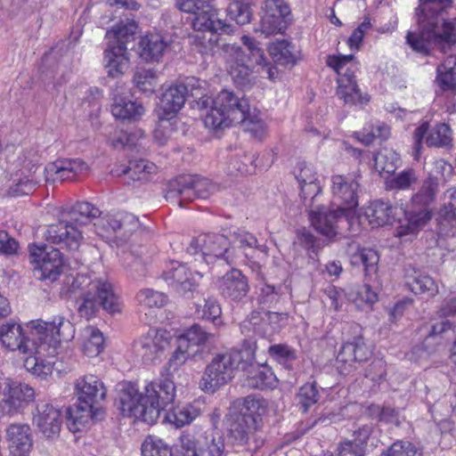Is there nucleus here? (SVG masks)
Masks as SVG:
<instances>
[{
  "label": "nucleus",
  "instance_id": "obj_27",
  "mask_svg": "<svg viewBox=\"0 0 456 456\" xmlns=\"http://www.w3.org/2000/svg\"><path fill=\"white\" fill-rule=\"evenodd\" d=\"M46 338L47 335L42 340L37 341L35 343L36 350L27 353L26 354H28V356L24 360V367L33 375L43 379L51 375L53 371L52 362L44 359L50 349Z\"/></svg>",
  "mask_w": 456,
  "mask_h": 456
},
{
  "label": "nucleus",
  "instance_id": "obj_42",
  "mask_svg": "<svg viewBox=\"0 0 456 456\" xmlns=\"http://www.w3.org/2000/svg\"><path fill=\"white\" fill-rule=\"evenodd\" d=\"M379 261L378 252L370 248H357V250L350 256L351 265L362 266L365 275L376 273Z\"/></svg>",
  "mask_w": 456,
  "mask_h": 456
},
{
  "label": "nucleus",
  "instance_id": "obj_31",
  "mask_svg": "<svg viewBox=\"0 0 456 456\" xmlns=\"http://www.w3.org/2000/svg\"><path fill=\"white\" fill-rule=\"evenodd\" d=\"M396 210L389 202L376 200L365 208L361 218L366 220L372 228L379 227L395 221Z\"/></svg>",
  "mask_w": 456,
  "mask_h": 456
},
{
  "label": "nucleus",
  "instance_id": "obj_49",
  "mask_svg": "<svg viewBox=\"0 0 456 456\" xmlns=\"http://www.w3.org/2000/svg\"><path fill=\"white\" fill-rule=\"evenodd\" d=\"M399 164L400 157L392 149H382L374 156V167L379 174H394Z\"/></svg>",
  "mask_w": 456,
  "mask_h": 456
},
{
  "label": "nucleus",
  "instance_id": "obj_13",
  "mask_svg": "<svg viewBox=\"0 0 456 456\" xmlns=\"http://www.w3.org/2000/svg\"><path fill=\"white\" fill-rule=\"evenodd\" d=\"M372 354L362 337H355L344 343L336 358V368L341 375H348L368 361Z\"/></svg>",
  "mask_w": 456,
  "mask_h": 456
},
{
  "label": "nucleus",
  "instance_id": "obj_43",
  "mask_svg": "<svg viewBox=\"0 0 456 456\" xmlns=\"http://www.w3.org/2000/svg\"><path fill=\"white\" fill-rule=\"evenodd\" d=\"M270 55L277 64L294 65L297 61L295 46L287 40L277 41L268 47Z\"/></svg>",
  "mask_w": 456,
  "mask_h": 456
},
{
  "label": "nucleus",
  "instance_id": "obj_35",
  "mask_svg": "<svg viewBox=\"0 0 456 456\" xmlns=\"http://www.w3.org/2000/svg\"><path fill=\"white\" fill-rule=\"evenodd\" d=\"M44 329L45 332L51 333V339L47 342L49 348L55 347V345L61 341H70L75 336L73 324L63 316H56L52 322H45Z\"/></svg>",
  "mask_w": 456,
  "mask_h": 456
},
{
  "label": "nucleus",
  "instance_id": "obj_51",
  "mask_svg": "<svg viewBox=\"0 0 456 456\" xmlns=\"http://www.w3.org/2000/svg\"><path fill=\"white\" fill-rule=\"evenodd\" d=\"M133 82L140 92L151 94L155 91L158 76L153 69H138L134 74Z\"/></svg>",
  "mask_w": 456,
  "mask_h": 456
},
{
  "label": "nucleus",
  "instance_id": "obj_63",
  "mask_svg": "<svg viewBox=\"0 0 456 456\" xmlns=\"http://www.w3.org/2000/svg\"><path fill=\"white\" fill-rule=\"evenodd\" d=\"M285 18L286 16L262 13L261 32L265 35L281 33L287 28Z\"/></svg>",
  "mask_w": 456,
  "mask_h": 456
},
{
  "label": "nucleus",
  "instance_id": "obj_52",
  "mask_svg": "<svg viewBox=\"0 0 456 456\" xmlns=\"http://www.w3.org/2000/svg\"><path fill=\"white\" fill-rule=\"evenodd\" d=\"M276 378L271 369L258 367L248 377L247 385L252 388L265 389L275 385Z\"/></svg>",
  "mask_w": 456,
  "mask_h": 456
},
{
  "label": "nucleus",
  "instance_id": "obj_28",
  "mask_svg": "<svg viewBox=\"0 0 456 456\" xmlns=\"http://www.w3.org/2000/svg\"><path fill=\"white\" fill-rule=\"evenodd\" d=\"M6 439L12 456H27L31 450L32 438L28 425H10L6 430Z\"/></svg>",
  "mask_w": 456,
  "mask_h": 456
},
{
  "label": "nucleus",
  "instance_id": "obj_50",
  "mask_svg": "<svg viewBox=\"0 0 456 456\" xmlns=\"http://www.w3.org/2000/svg\"><path fill=\"white\" fill-rule=\"evenodd\" d=\"M452 142L451 127L444 123L437 124L426 137V143L429 147H450Z\"/></svg>",
  "mask_w": 456,
  "mask_h": 456
},
{
  "label": "nucleus",
  "instance_id": "obj_4",
  "mask_svg": "<svg viewBox=\"0 0 456 456\" xmlns=\"http://www.w3.org/2000/svg\"><path fill=\"white\" fill-rule=\"evenodd\" d=\"M198 105L206 110L203 118L206 127L213 130L224 129L232 125H240L248 115V100L232 91L223 90L212 99L200 97Z\"/></svg>",
  "mask_w": 456,
  "mask_h": 456
},
{
  "label": "nucleus",
  "instance_id": "obj_30",
  "mask_svg": "<svg viewBox=\"0 0 456 456\" xmlns=\"http://www.w3.org/2000/svg\"><path fill=\"white\" fill-rule=\"evenodd\" d=\"M237 404L240 407V411L233 413L247 420L249 423V427L255 426L259 428L262 423V416L267 411L266 401L263 398L248 395L239 399Z\"/></svg>",
  "mask_w": 456,
  "mask_h": 456
},
{
  "label": "nucleus",
  "instance_id": "obj_34",
  "mask_svg": "<svg viewBox=\"0 0 456 456\" xmlns=\"http://www.w3.org/2000/svg\"><path fill=\"white\" fill-rule=\"evenodd\" d=\"M111 113L121 121L135 122L144 114V107L126 97L117 96L111 105Z\"/></svg>",
  "mask_w": 456,
  "mask_h": 456
},
{
  "label": "nucleus",
  "instance_id": "obj_1",
  "mask_svg": "<svg viewBox=\"0 0 456 456\" xmlns=\"http://www.w3.org/2000/svg\"><path fill=\"white\" fill-rule=\"evenodd\" d=\"M175 392L174 383L167 379L151 382L142 390L135 384L124 382L119 385L118 408L123 416L152 425L161 411L174 402Z\"/></svg>",
  "mask_w": 456,
  "mask_h": 456
},
{
  "label": "nucleus",
  "instance_id": "obj_62",
  "mask_svg": "<svg viewBox=\"0 0 456 456\" xmlns=\"http://www.w3.org/2000/svg\"><path fill=\"white\" fill-rule=\"evenodd\" d=\"M233 244L242 249L247 256V249L256 248L261 252H266V246L260 245L256 236L247 231L238 230L233 232Z\"/></svg>",
  "mask_w": 456,
  "mask_h": 456
},
{
  "label": "nucleus",
  "instance_id": "obj_7",
  "mask_svg": "<svg viewBox=\"0 0 456 456\" xmlns=\"http://www.w3.org/2000/svg\"><path fill=\"white\" fill-rule=\"evenodd\" d=\"M77 312L87 320L95 315L100 307L110 313L120 310L118 298L107 281H94L89 289L81 293L77 298Z\"/></svg>",
  "mask_w": 456,
  "mask_h": 456
},
{
  "label": "nucleus",
  "instance_id": "obj_59",
  "mask_svg": "<svg viewBox=\"0 0 456 456\" xmlns=\"http://www.w3.org/2000/svg\"><path fill=\"white\" fill-rule=\"evenodd\" d=\"M136 300L142 307L160 308L167 304V298L159 291L144 289L137 293Z\"/></svg>",
  "mask_w": 456,
  "mask_h": 456
},
{
  "label": "nucleus",
  "instance_id": "obj_36",
  "mask_svg": "<svg viewBox=\"0 0 456 456\" xmlns=\"http://www.w3.org/2000/svg\"><path fill=\"white\" fill-rule=\"evenodd\" d=\"M178 338L182 341V347L187 346L191 350H196L215 340V334L206 331L200 324H193L187 329Z\"/></svg>",
  "mask_w": 456,
  "mask_h": 456
},
{
  "label": "nucleus",
  "instance_id": "obj_32",
  "mask_svg": "<svg viewBox=\"0 0 456 456\" xmlns=\"http://www.w3.org/2000/svg\"><path fill=\"white\" fill-rule=\"evenodd\" d=\"M295 176L299 183L304 200L307 198H310L311 201L314 200L321 191V187L313 167L305 162L298 163L295 169Z\"/></svg>",
  "mask_w": 456,
  "mask_h": 456
},
{
  "label": "nucleus",
  "instance_id": "obj_41",
  "mask_svg": "<svg viewBox=\"0 0 456 456\" xmlns=\"http://www.w3.org/2000/svg\"><path fill=\"white\" fill-rule=\"evenodd\" d=\"M438 191L437 179L428 177L426 179L419 191L411 197V205L413 208H431Z\"/></svg>",
  "mask_w": 456,
  "mask_h": 456
},
{
  "label": "nucleus",
  "instance_id": "obj_26",
  "mask_svg": "<svg viewBox=\"0 0 456 456\" xmlns=\"http://www.w3.org/2000/svg\"><path fill=\"white\" fill-rule=\"evenodd\" d=\"M75 389L78 400L94 406L102 401L106 395V388L103 383L94 375H85L77 379Z\"/></svg>",
  "mask_w": 456,
  "mask_h": 456
},
{
  "label": "nucleus",
  "instance_id": "obj_8",
  "mask_svg": "<svg viewBox=\"0 0 456 456\" xmlns=\"http://www.w3.org/2000/svg\"><path fill=\"white\" fill-rule=\"evenodd\" d=\"M215 190L216 186L207 178L182 175L168 183L166 199L183 208L196 198L207 199Z\"/></svg>",
  "mask_w": 456,
  "mask_h": 456
},
{
  "label": "nucleus",
  "instance_id": "obj_2",
  "mask_svg": "<svg viewBox=\"0 0 456 456\" xmlns=\"http://www.w3.org/2000/svg\"><path fill=\"white\" fill-rule=\"evenodd\" d=\"M422 15L419 17V30L410 31L406 40L413 51L423 55L430 53L432 48L443 52L456 45V19L443 20L428 12H439L451 6L452 0H419Z\"/></svg>",
  "mask_w": 456,
  "mask_h": 456
},
{
  "label": "nucleus",
  "instance_id": "obj_22",
  "mask_svg": "<svg viewBox=\"0 0 456 456\" xmlns=\"http://www.w3.org/2000/svg\"><path fill=\"white\" fill-rule=\"evenodd\" d=\"M217 288L224 298L236 302L241 301L249 290L248 279L239 269H232L221 277Z\"/></svg>",
  "mask_w": 456,
  "mask_h": 456
},
{
  "label": "nucleus",
  "instance_id": "obj_54",
  "mask_svg": "<svg viewBox=\"0 0 456 456\" xmlns=\"http://www.w3.org/2000/svg\"><path fill=\"white\" fill-rule=\"evenodd\" d=\"M141 451L142 456H172L171 447L164 440L154 436L145 438Z\"/></svg>",
  "mask_w": 456,
  "mask_h": 456
},
{
  "label": "nucleus",
  "instance_id": "obj_37",
  "mask_svg": "<svg viewBox=\"0 0 456 456\" xmlns=\"http://www.w3.org/2000/svg\"><path fill=\"white\" fill-rule=\"evenodd\" d=\"M155 169L156 166L152 162L140 159L129 160L127 166L118 167L112 172L116 175H127L132 181H147Z\"/></svg>",
  "mask_w": 456,
  "mask_h": 456
},
{
  "label": "nucleus",
  "instance_id": "obj_40",
  "mask_svg": "<svg viewBox=\"0 0 456 456\" xmlns=\"http://www.w3.org/2000/svg\"><path fill=\"white\" fill-rule=\"evenodd\" d=\"M444 201L439 224L442 232H449L456 228V188H450L444 192Z\"/></svg>",
  "mask_w": 456,
  "mask_h": 456
},
{
  "label": "nucleus",
  "instance_id": "obj_56",
  "mask_svg": "<svg viewBox=\"0 0 456 456\" xmlns=\"http://www.w3.org/2000/svg\"><path fill=\"white\" fill-rule=\"evenodd\" d=\"M407 286L414 294L427 293L429 296H435L438 293V286L436 281L425 274H418L411 280L409 279Z\"/></svg>",
  "mask_w": 456,
  "mask_h": 456
},
{
  "label": "nucleus",
  "instance_id": "obj_46",
  "mask_svg": "<svg viewBox=\"0 0 456 456\" xmlns=\"http://www.w3.org/2000/svg\"><path fill=\"white\" fill-rule=\"evenodd\" d=\"M436 71V81L443 90L456 88V55L447 57Z\"/></svg>",
  "mask_w": 456,
  "mask_h": 456
},
{
  "label": "nucleus",
  "instance_id": "obj_33",
  "mask_svg": "<svg viewBox=\"0 0 456 456\" xmlns=\"http://www.w3.org/2000/svg\"><path fill=\"white\" fill-rule=\"evenodd\" d=\"M167 46L168 43L162 35L150 33L141 38L139 54L145 61H159Z\"/></svg>",
  "mask_w": 456,
  "mask_h": 456
},
{
  "label": "nucleus",
  "instance_id": "obj_18",
  "mask_svg": "<svg viewBox=\"0 0 456 456\" xmlns=\"http://www.w3.org/2000/svg\"><path fill=\"white\" fill-rule=\"evenodd\" d=\"M347 215L344 208L330 209L325 206H318L309 212V218L314 228L323 236L331 239L338 233V223Z\"/></svg>",
  "mask_w": 456,
  "mask_h": 456
},
{
  "label": "nucleus",
  "instance_id": "obj_55",
  "mask_svg": "<svg viewBox=\"0 0 456 456\" xmlns=\"http://www.w3.org/2000/svg\"><path fill=\"white\" fill-rule=\"evenodd\" d=\"M296 398L299 410L304 413L306 412L320 399L315 383H306L302 386Z\"/></svg>",
  "mask_w": 456,
  "mask_h": 456
},
{
  "label": "nucleus",
  "instance_id": "obj_61",
  "mask_svg": "<svg viewBox=\"0 0 456 456\" xmlns=\"http://www.w3.org/2000/svg\"><path fill=\"white\" fill-rule=\"evenodd\" d=\"M265 315L261 316L257 311H253L249 317L240 324L241 333L247 335L251 330L265 338H270L269 330L265 327L264 322Z\"/></svg>",
  "mask_w": 456,
  "mask_h": 456
},
{
  "label": "nucleus",
  "instance_id": "obj_5",
  "mask_svg": "<svg viewBox=\"0 0 456 456\" xmlns=\"http://www.w3.org/2000/svg\"><path fill=\"white\" fill-rule=\"evenodd\" d=\"M256 341L245 339L243 348L232 349L225 354L216 355L207 365L200 381V388L208 393H215L234 377L239 369H245L255 358Z\"/></svg>",
  "mask_w": 456,
  "mask_h": 456
},
{
  "label": "nucleus",
  "instance_id": "obj_23",
  "mask_svg": "<svg viewBox=\"0 0 456 456\" xmlns=\"http://www.w3.org/2000/svg\"><path fill=\"white\" fill-rule=\"evenodd\" d=\"M199 80L191 78L187 85L179 84L169 86L162 94L160 99V110L163 117H170L172 118L183 108L188 94V86L191 90Z\"/></svg>",
  "mask_w": 456,
  "mask_h": 456
},
{
  "label": "nucleus",
  "instance_id": "obj_39",
  "mask_svg": "<svg viewBox=\"0 0 456 456\" xmlns=\"http://www.w3.org/2000/svg\"><path fill=\"white\" fill-rule=\"evenodd\" d=\"M144 248L125 252L122 256V263L127 274L134 280L141 279L146 275V266L149 263L148 257H143Z\"/></svg>",
  "mask_w": 456,
  "mask_h": 456
},
{
  "label": "nucleus",
  "instance_id": "obj_29",
  "mask_svg": "<svg viewBox=\"0 0 456 456\" xmlns=\"http://www.w3.org/2000/svg\"><path fill=\"white\" fill-rule=\"evenodd\" d=\"M129 53L126 45L109 44L104 52V67L113 78L123 75L129 67Z\"/></svg>",
  "mask_w": 456,
  "mask_h": 456
},
{
  "label": "nucleus",
  "instance_id": "obj_57",
  "mask_svg": "<svg viewBox=\"0 0 456 456\" xmlns=\"http://www.w3.org/2000/svg\"><path fill=\"white\" fill-rule=\"evenodd\" d=\"M270 357L279 363L290 368V363L297 358V351L288 344H274L267 350Z\"/></svg>",
  "mask_w": 456,
  "mask_h": 456
},
{
  "label": "nucleus",
  "instance_id": "obj_17",
  "mask_svg": "<svg viewBox=\"0 0 456 456\" xmlns=\"http://www.w3.org/2000/svg\"><path fill=\"white\" fill-rule=\"evenodd\" d=\"M33 422L44 437L53 440L59 436L63 418L60 409L51 403H41L37 406Z\"/></svg>",
  "mask_w": 456,
  "mask_h": 456
},
{
  "label": "nucleus",
  "instance_id": "obj_15",
  "mask_svg": "<svg viewBox=\"0 0 456 456\" xmlns=\"http://www.w3.org/2000/svg\"><path fill=\"white\" fill-rule=\"evenodd\" d=\"M172 336L162 329H150L136 342V350L145 362H154L160 359L169 348Z\"/></svg>",
  "mask_w": 456,
  "mask_h": 456
},
{
  "label": "nucleus",
  "instance_id": "obj_21",
  "mask_svg": "<svg viewBox=\"0 0 456 456\" xmlns=\"http://www.w3.org/2000/svg\"><path fill=\"white\" fill-rule=\"evenodd\" d=\"M191 24L193 29L199 31H209L227 35L233 32V26L219 19L216 10L206 3H204L195 13Z\"/></svg>",
  "mask_w": 456,
  "mask_h": 456
},
{
  "label": "nucleus",
  "instance_id": "obj_60",
  "mask_svg": "<svg viewBox=\"0 0 456 456\" xmlns=\"http://www.w3.org/2000/svg\"><path fill=\"white\" fill-rule=\"evenodd\" d=\"M227 15L239 25H245L251 21L252 11L248 3L240 0L232 2L227 8Z\"/></svg>",
  "mask_w": 456,
  "mask_h": 456
},
{
  "label": "nucleus",
  "instance_id": "obj_12",
  "mask_svg": "<svg viewBox=\"0 0 456 456\" xmlns=\"http://www.w3.org/2000/svg\"><path fill=\"white\" fill-rule=\"evenodd\" d=\"M229 245V240L223 234L204 233L192 238L186 250L190 255L200 253L203 257H224L228 264H232L236 256Z\"/></svg>",
  "mask_w": 456,
  "mask_h": 456
},
{
  "label": "nucleus",
  "instance_id": "obj_24",
  "mask_svg": "<svg viewBox=\"0 0 456 456\" xmlns=\"http://www.w3.org/2000/svg\"><path fill=\"white\" fill-rule=\"evenodd\" d=\"M104 412L101 407L94 406L78 400L73 407L68 410V427L73 433L82 431L91 421L103 418Z\"/></svg>",
  "mask_w": 456,
  "mask_h": 456
},
{
  "label": "nucleus",
  "instance_id": "obj_48",
  "mask_svg": "<svg viewBox=\"0 0 456 456\" xmlns=\"http://www.w3.org/2000/svg\"><path fill=\"white\" fill-rule=\"evenodd\" d=\"M241 42L245 46H247L248 52H250V54L254 59V62L265 69L269 79H273L277 73V69L267 61L264 50L259 46V43L248 36H243L241 37Z\"/></svg>",
  "mask_w": 456,
  "mask_h": 456
},
{
  "label": "nucleus",
  "instance_id": "obj_64",
  "mask_svg": "<svg viewBox=\"0 0 456 456\" xmlns=\"http://www.w3.org/2000/svg\"><path fill=\"white\" fill-rule=\"evenodd\" d=\"M204 451L208 456H226L224 439L217 432L206 433L204 436Z\"/></svg>",
  "mask_w": 456,
  "mask_h": 456
},
{
  "label": "nucleus",
  "instance_id": "obj_11",
  "mask_svg": "<svg viewBox=\"0 0 456 456\" xmlns=\"http://www.w3.org/2000/svg\"><path fill=\"white\" fill-rule=\"evenodd\" d=\"M226 69L233 82L242 89L250 88L256 82V77L248 62L254 61L251 54L248 56L242 48L234 44H226L223 47Z\"/></svg>",
  "mask_w": 456,
  "mask_h": 456
},
{
  "label": "nucleus",
  "instance_id": "obj_14",
  "mask_svg": "<svg viewBox=\"0 0 456 456\" xmlns=\"http://www.w3.org/2000/svg\"><path fill=\"white\" fill-rule=\"evenodd\" d=\"M332 203L344 211L354 209L358 206V193L360 183L358 177L349 174L347 175H335L331 177Z\"/></svg>",
  "mask_w": 456,
  "mask_h": 456
},
{
  "label": "nucleus",
  "instance_id": "obj_58",
  "mask_svg": "<svg viewBox=\"0 0 456 456\" xmlns=\"http://www.w3.org/2000/svg\"><path fill=\"white\" fill-rule=\"evenodd\" d=\"M380 456H423V451L410 441L397 440Z\"/></svg>",
  "mask_w": 456,
  "mask_h": 456
},
{
  "label": "nucleus",
  "instance_id": "obj_25",
  "mask_svg": "<svg viewBox=\"0 0 456 456\" xmlns=\"http://www.w3.org/2000/svg\"><path fill=\"white\" fill-rule=\"evenodd\" d=\"M163 275L167 283L180 294L192 291L202 277L200 273H191L186 265L181 264L172 266Z\"/></svg>",
  "mask_w": 456,
  "mask_h": 456
},
{
  "label": "nucleus",
  "instance_id": "obj_3",
  "mask_svg": "<svg viewBox=\"0 0 456 456\" xmlns=\"http://www.w3.org/2000/svg\"><path fill=\"white\" fill-rule=\"evenodd\" d=\"M101 216V211L88 202H77L62 213V219L48 226L45 238L53 244L61 245L69 250H77L84 238L85 231L93 220Z\"/></svg>",
  "mask_w": 456,
  "mask_h": 456
},
{
  "label": "nucleus",
  "instance_id": "obj_9",
  "mask_svg": "<svg viewBox=\"0 0 456 456\" xmlns=\"http://www.w3.org/2000/svg\"><path fill=\"white\" fill-rule=\"evenodd\" d=\"M30 263L34 265V276L40 281H56L64 267L63 256L53 247L31 246L29 248Z\"/></svg>",
  "mask_w": 456,
  "mask_h": 456
},
{
  "label": "nucleus",
  "instance_id": "obj_20",
  "mask_svg": "<svg viewBox=\"0 0 456 456\" xmlns=\"http://www.w3.org/2000/svg\"><path fill=\"white\" fill-rule=\"evenodd\" d=\"M42 339V336L38 334L37 338H26L21 327L16 323L7 322L0 326L1 343L10 351L18 350L21 354L35 351V343Z\"/></svg>",
  "mask_w": 456,
  "mask_h": 456
},
{
  "label": "nucleus",
  "instance_id": "obj_16",
  "mask_svg": "<svg viewBox=\"0 0 456 456\" xmlns=\"http://www.w3.org/2000/svg\"><path fill=\"white\" fill-rule=\"evenodd\" d=\"M228 421V440L233 446H245V449L249 452L260 446L262 441L256 438V432L258 430L256 427H249L247 420L233 412L230 414Z\"/></svg>",
  "mask_w": 456,
  "mask_h": 456
},
{
  "label": "nucleus",
  "instance_id": "obj_44",
  "mask_svg": "<svg viewBox=\"0 0 456 456\" xmlns=\"http://www.w3.org/2000/svg\"><path fill=\"white\" fill-rule=\"evenodd\" d=\"M104 347L102 333L93 326L86 327L83 331L82 350L88 357L98 356Z\"/></svg>",
  "mask_w": 456,
  "mask_h": 456
},
{
  "label": "nucleus",
  "instance_id": "obj_10",
  "mask_svg": "<svg viewBox=\"0 0 456 456\" xmlns=\"http://www.w3.org/2000/svg\"><path fill=\"white\" fill-rule=\"evenodd\" d=\"M93 227L94 232L104 240H126L139 227V221L133 214L118 212L98 217Z\"/></svg>",
  "mask_w": 456,
  "mask_h": 456
},
{
  "label": "nucleus",
  "instance_id": "obj_53",
  "mask_svg": "<svg viewBox=\"0 0 456 456\" xmlns=\"http://www.w3.org/2000/svg\"><path fill=\"white\" fill-rule=\"evenodd\" d=\"M200 413V410L194 405L187 404L185 406L175 408L172 412L168 413L167 419L175 425L176 428H181L190 424Z\"/></svg>",
  "mask_w": 456,
  "mask_h": 456
},
{
  "label": "nucleus",
  "instance_id": "obj_47",
  "mask_svg": "<svg viewBox=\"0 0 456 456\" xmlns=\"http://www.w3.org/2000/svg\"><path fill=\"white\" fill-rule=\"evenodd\" d=\"M34 395V391L28 385H20L13 387H11L9 393L5 395L3 400V409L8 413L13 412L20 407H21L22 401L26 398H30Z\"/></svg>",
  "mask_w": 456,
  "mask_h": 456
},
{
  "label": "nucleus",
  "instance_id": "obj_38",
  "mask_svg": "<svg viewBox=\"0 0 456 456\" xmlns=\"http://www.w3.org/2000/svg\"><path fill=\"white\" fill-rule=\"evenodd\" d=\"M137 28L138 25L134 20H121L107 31L106 37L110 40L109 44L126 46V43L134 38Z\"/></svg>",
  "mask_w": 456,
  "mask_h": 456
},
{
  "label": "nucleus",
  "instance_id": "obj_19",
  "mask_svg": "<svg viewBox=\"0 0 456 456\" xmlns=\"http://www.w3.org/2000/svg\"><path fill=\"white\" fill-rule=\"evenodd\" d=\"M87 170V164L80 159H59L45 167V180L53 183L74 181Z\"/></svg>",
  "mask_w": 456,
  "mask_h": 456
},
{
  "label": "nucleus",
  "instance_id": "obj_45",
  "mask_svg": "<svg viewBox=\"0 0 456 456\" xmlns=\"http://www.w3.org/2000/svg\"><path fill=\"white\" fill-rule=\"evenodd\" d=\"M194 305L198 319L211 322L216 325L221 323L222 309L216 298H204L201 302H196Z\"/></svg>",
  "mask_w": 456,
  "mask_h": 456
},
{
  "label": "nucleus",
  "instance_id": "obj_6",
  "mask_svg": "<svg viewBox=\"0 0 456 456\" xmlns=\"http://www.w3.org/2000/svg\"><path fill=\"white\" fill-rule=\"evenodd\" d=\"M326 64L338 74L337 94L346 104L355 105L369 102L367 94H362L355 80L357 66L354 63V55H329Z\"/></svg>",
  "mask_w": 456,
  "mask_h": 456
}]
</instances>
